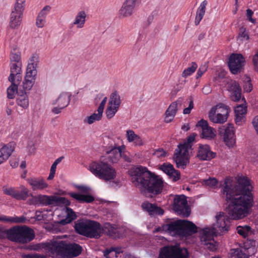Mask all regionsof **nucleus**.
Masks as SVG:
<instances>
[{
	"label": "nucleus",
	"mask_w": 258,
	"mask_h": 258,
	"mask_svg": "<svg viewBox=\"0 0 258 258\" xmlns=\"http://www.w3.org/2000/svg\"><path fill=\"white\" fill-rule=\"evenodd\" d=\"M25 258H47L46 256L38 253L28 254L25 255Z\"/></svg>",
	"instance_id": "obj_64"
},
{
	"label": "nucleus",
	"mask_w": 258,
	"mask_h": 258,
	"mask_svg": "<svg viewBox=\"0 0 258 258\" xmlns=\"http://www.w3.org/2000/svg\"><path fill=\"white\" fill-rule=\"evenodd\" d=\"M235 121L236 124L240 125L242 124L244 121V115H240L239 114H235Z\"/></svg>",
	"instance_id": "obj_63"
},
{
	"label": "nucleus",
	"mask_w": 258,
	"mask_h": 258,
	"mask_svg": "<svg viewBox=\"0 0 258 258\" xmlns=\"http://www.w3.org/2000/svg\"><path fill=\"white\" fill-rule=\"evenodd\" d=\"M197 68V64L195 62H192L191 66L188 67L183 71L182 76L183 78H186L187 77L190 76L196 71Z\"/></svg>",
	"instance_id": "obj_45"
},
{
	"label": "nucleus",
	"mask_w": 258,
	"mask_h": 258,
	"mask_svg": "<svg viewBox=\"0 0 258 258\" xmlns=\"http://www.w3.org/2000/svg\"><path fill=\"white\" fill-rule=\"evenodd\" d=\"M245 63L243 56L240 53H232L230 55L228 61V66L232 74L240 73Z\"/></svg>",
	"instance_id": "obj_10"
},
{
	"label": "nucleus",
	"mask_w": 258,
	"mask_h": 258,
	"mask_svg": "<svg viewBox=\"0 0 258 258\" xmlns=\"http://www.w3.org/2000/svg\"><path fill=\"white\" fill-rule=\"evenodd\" d=\"M153 154L158 158L164 157L166 156V152L162 148H159L155 150Z\"/></svg>",
	"instance_id": "obj_53"
},
{
	"label": "nucleus",
	"mask_w": 258,
	"mask_h": 258,
	"mask_svg": "<svg viewBox=\"0 0 258 258\" xmlns=\"http://www.w3.org/2000/svg\"><path fill=\"white\" fill-rule=\"evenodd\" d=\"M16 144L12 142L0 149V165L7 161L15 149Z\"/></svg>",
	"instance_id": "obj_22"
},
{
	"label": "nucleus",
	"mask_w": 258,
	"mask_h": 258,
	"mask_svg": "<svg viewBox=\"0 0 258 258\" xmlns=\"http://www.w3.org/2000/svg\"><path fill=\"white\" fill-rule=\"evenodd\" d=\"M66 207V218L62 219L60 221V224L63 225L71 223L77 217L76 215L73 210L71 208L68 207V206Z\"/></svg>",
	"instance_id": "obj_38"
},
{
	"label": "nucleus",
	"mask_w": 258,
	"mask_h": 258,
	"mask_svg": "<svg viewBox=\"0 0 258 258\" xmlns=\"http://www.w3.org/2000/svg\"><path fill=\"white\" fill-rule=\"evenodd\" d=\"M173 159L176 163L177 168H181L184 169L189 163L188 151L184 152V150L177 148L175 150Z\"/></svg>",
	"instance_id": "obj_14"
},
{
	"label": "nucleus",
	"mask_w": 258,
	"mask_h": 258,
	"mask_svg": "<svg viewBox=\"0 0 258 258\" xmlns=\"http://www.w3.org/2000/svg\"><path fill=\"white\" fill-rule=\"evenodd\" d=\"M239 36L245 40H248L249 38L248 33L246 32V29L244 27L239 29Z\"/></svg>",
	"instance_id": "obj_57"
},
{
	"label": "nucleus",
	"mask_w": 258,
	"mask_h": 258,
	"mask_svg": "<svg viewBox=\"0 0 258 258\" xmlns=\"http://www.w3.org/2000/svg\"><path fill=\"white\" fill-rule=\"evenodd\" d=\"M21 63L11 62L10 64L11 73L8 78L10 82L15 81V75H17L18 73L22 72Z\"/></svg>",
	"instance_id": "obj_37"
},
{
	"label": "nucleus",
	"mask_w": 258,
	"mask_h": 258,
	"mask_svg": "<svg viewBox=\"0 0 258 258\" xmlns=\"http://www.w3.org/2000/svg\"><path fill=\"white\" fill-rule=\"evenodd\" d=\"M28 182L34 190L43 189L48 186L47 183L42 178H31L29 180Z\"/></svg>",
	"instance_id": "obj_33"
},
{
	"label": "nucleus",
	"mask_w": 258,
	"mask_h": 258,
	"mask_svg": "<svg viewBox=\"0 0 258 258\" xmlns=\"http://www.w3.org/2000/svg\"><path fill=\"white\" fill-rule=\"evenodd\" d=\"M198 232V227L192 222L182 220L180 237H188Z\"/></svg>",
	"instance_id": "obj_18"
},
{
	"label": "nucleus",
	"mask_w": 258,
	"mask_h": 258,
	"mask_svg": "<svg viewBox=\"0 0 258 258\" xmlns=\"http://www.w3.org/2000/svg\"><path fill=\"white\" fill-rule=\"evenodd\" d=\"M76 232L84 236L90 238H98L101 235V224L95 221L81 219L75 223Z\"/></svg>",
	"instance_id": "obj_4"
},
{
	"label": "nucleus",
	"mask_w": 258,
	"mask_h": 258,
	"mask_svg": "<svg viewBox=\"0 0 258 258\" xmlns=\"http://www.w3.org/2000/svg\"><path fill=\"white\" fill-rule=\"evenodd\" d=\"M160 169L169 176H171L174 173H176V176L174 177V181H177L180 178V172L175 170L173 165L170 164L164 163L161 166Z\"/></svg>",
	"instance_id": "obj_30"
},
{
	"label": "nucleus",
	"mask_w": 258,
	"mask_h": 258,
	"mask_svg": "<svg viewBox=\"0 0 258 258\" xmlns=\"http://www.w3.org/2000/svg\"><path fill=\"white\" fill-rule=\"evenodd\" d=\"M121 148H125V147L123 145L118 146V148H112L106 151V154L108 155V160L109 162L115 163L119 161L121 156Z\"/></svg>",
	"instance_id": "obj_26"
},
{
	"label": "nucleus",
	"mask_w": 258,
	"mask_h": 258,
	"mask_svg": "<svg viewBox=\"0 0 258 258\" xmlns=\"http://www.w3.org/2000/svg\"><path fill=\"white\" fill-rule=\"evenodd\" d=\"M11 85L7 89V97L9 99H13L15 97L16 93L18 95L19 90H18V86L14 81L10 82Z\"/></svg>",
	"instance_id": "obj_40"
},
{
	"label": "nucleus",
	"mask_w": 258,
	"mask_h": 258,
	"mask_svg": "<svg viewBox=\"0 0 258 258\" xmlns=\"http://www.w3.org/2000/svg\"><path fill=\"white\" fill-rule=\"evenodd\" d=\"M141 207L145 211L148 212L149 215L151 216L162 215L164 213V210L161 207L148 201L143 202L142 204Z\"/></svg>",
	"instance_id": "obj_20"
},
{
	"label": "nucleus",
	"mask_w": 258,
	"mask_h": 258,
	"mask_svg": "<svg viewBox=\"0 0 258 258\" xmlns=\"http://www.w3.org/2000/svg\"><path fill=\"white\" fill-rule=\"evenodd\" d=\"M248 80L244 83L243 85V89L246 92H250L252 90V85L251 83V80L249 78Z\"/></svg>",
	"instance_id": "obj_54"
},
{
	"label": "nucleus",
	"mask_w": 258,
	"mask_h": 258,
	"mask_svg": "<svg viewBox=\"0 0 258 258\" xmlns=\"http://www.w3.org/2000/svg\"><path fill=\"white\" fill-rule=\"evenodd\" d=\"M86 16L84 11L79 12L75 17L73 25H76L78 28H83L85 25Z\"/></svg>",
	"instance_id": "obj_34"
},
{
	"label": "nucleus",
	"mask_w": 258,
	"mask_h": 258,
	"mask_svg": "<svg viewBox=\"0 0 258 258\" xmlns=\"http://www.w3.org/2000/svg\"><path fill=\"white\" fill-rule=\"evenodd\" d=\"M8 239L20 244H26L33 240L35 236L33 229L26 225H16L7 229Z\"/></svg>",
	"instance_id": "obj_3"
},
{
	"label": "nucleus",
	"mask_w": 258,
	"mask_h": 258,
	"mask_svg": "<svg viewBox=\"0 0 258 258\" xmlns=\"http://www.w3.org/2000/svg\"><path fill=\"white\" fill-rule=\"evenodd\" d=\"M4 194L11 196L12 198L18 200H26L29 197V190L25 187L22 186L17 189L14 187H3Z\"/></svg>",
	"instance_id": "obj_13"
},
{
	"label": "nucleus",
	"mask_w": 258,
	"mask_h": 258,
	"mask_svg": "<svg viewBox=\"0 0 258 258\" xmlns=\"http://www.w3.org/2000/svg\"><path fill=\"white\" fill-rule=\"evenodd\" d=\"M242 102L243 103L237 105L235 108V114H239L240 115H245L247 111V106H246V101L245 98H242Z\"/></svg>",
	"instance_id": "obj_44"
},
{
	"label": "nucleus",
	"mask_w": 258,
	"mask_h": 258,
	"mask_svg": "<svg viewBox=\"0 0 258 258\" xmlns=\"http://www.w3.org/2000/svg\"><path fill=\"white\" fill-rule=\"evenodd\" d=\"M230 92V97L232 101L239 102L241 99L242 90L239 84L234 81L232 82L228 89Z\"/></svg>",
	"instance_id": "obj_23"
},
{
	"label": "nucleus",
	"mask_w": 258,
	"mask_h": 258,
	"mask_svg": "<svg viewBox=\"0 0 258 258\" xmlns=\"http://www.w3.org/2000/svg\"><path fill=\"white\" fill-rule=\"evenodd\" d=\"M26 220V217L24 216L12 217V223H24Z\"/></svg>",
	"instance_id": "obj_51"
},
{
	"label": "nucleus",
	"mask_w": 258,
	"mask_h": 258,
	"mask_svg": "<svg viewBox=\"0 0 258 258\" xmlns=\"http://www.w3.org/2000/svg\"><path fill=\"white\" fill-rule=\"evenodd\" d=\"M67 246L68 243L64 241H55L45 244L44 248L53 254L66 258L67 256Z\"/></svg>",
	"instance_id": "obj_12"
},
{
	"label": "nucleus",
	"mask_w": 258,
	"mask_h": 258,
	"mask_svg": "<svg viewBox=\"0 0 258 258\" xmlns=\"http://www.w3.org/2000/svg\"><path fill=\"white\" fill-rule=\"evenodd\" d=\"M71 96L72 94L70 92H62L56 100L55 103L53 104H54L57 103L58 106H62V108H65L69 104Z\"/></svg>",
	"instance_id": "obj_29"
},
{
	"label": "nucleus",
	"mask_w": 258,
	"mask_h": 258,
	"mask_svg": "<svg viewBox=\"0 0 258 258\" xmlns=\"http://www.w3.org/2000/svg\"><path fill=\"white\" fill-rule=\"evenodd\" d=\"M189 99L190 101L188 106L187 107L183 109V113L184 114H189L191 112V109L194 108V99L192 97L190 96Z\"/></svg>",
	"instance_id": "obj_52"
},
{
	"label": "nucleus",
	"mask_w": 258,
	"mask_h": 258,
	"mask_svg": "<svg viewBox=\"0 0 258 258\" xmlns=\"http://www.w3.org/2000/svg\"><path fill=\"white\" fill-rule=\"evenodd\" d=\"M207 67L205 65L201 66L198 70L196 79H199L207 71Z\"/></svg>",
	"instance_id": "obj_59"
},
{
	"label": "nucleus",
	"mask_w": 258,
	"mask_h": 258,
	"mask_svg": "<svg viewBox=\"0 0 258 258\" xmlns=\"http://www.w3.org/2000/svg\"><path fill=\"white\" fill-rule=\"evenodd\" d=\"M181 103L182 99L179 98L177 101L171 103L168 106L165 113L164 121L166 123H169L173 120L177 111L178 105H181Z\"/></svg>",
	"instance_id": "obj_21"
},
{
	"label": "nucleus",
	"mask_w": 258,
	"mask_h": 258,
	"mask_svg": "<svg viewBox=\"0 0 258 258\" xmlns=\"http://www.w3.org/2000/svg\"><path fill=\"white\" fill-rule=\"evenodd\" d=\"M23 14V12L12 10L9 23V26L12 29H17L20 26Z\"/></svg>",
	"instance_id": "obj_25"
},
{
	"label": "nucleus",
	"mask_w": 258,
	"mask_h": 258,
	"mask_svg": "<svg viewBox=\"0 0 258 258\" xmlns=\"http://www.w3.org/2000/svg\"><path fill=\"white\" fill-rule=\"evenodd\" d=\"M16 101L19 106L23 108H27L29 105V101L27 92H24L23 90H21L20 88Z\"/></svg>",
	"instance_id": "obj_32"
},
{
	"label": "nucleus",
	"mask_w": 258,
	"mask_h": 258,
	"mask_svg": "<svg viewBox=\"0 0 258 258\" xmlns=\"http://www.w3.org/2000/svg\"><path fill=\"white\" fill-rule=\"evenodd\" d=\"M203 183L210 187H214L217 185L218 180L215 178H209L203 181Z\"/></svg>",
	"instance_id": "obj_49"
},
{
	"label": "nucleus",
	"mask_w": 258,
	"mask_h": 258,
	"mask_svg": "<svg viewBox=\"0 0 258 258\" xmlns=\"http://www.w3.org/2000/svg\"><path fill=\"white\" fill-rule=\"evenodd\" d=\"M121 104L120 96L115 91L111 94L108 105H110L119 108Z\"/></svg>",
	"instance_id": "obj_42"
},
{
	"label": "nucleus",
	"mask_w": 258,
	"mask_h": 258,
	"mask_svg": "<svg viewBox=\"0 0 258 258\" xmlns=\"http://www.w3.org/2000/svg\"><path fill=\"white\" fill-rule=\"evenodd\" d=\"M97 111L98 113H96L95 112L90 116L86 117L84 120V122H87L88 124H91L95 121H99L101 120L103 112L99 110V109H97Z\"/></svg>",
	"instance_id": "obj_41"
},
{
	"label": "nucleus",
	"mask_w": 258,
	"mask_h": 258,
	"mask_svg": "<svg viewBox=\"0 0 258 258\" xmlns=\"http://www.w3.org/2000/svg\"><path fill=\"white\" fill-rule=\"evenodd\" d=\"M26 0H16L13 10L16 11L24 12L25 9Z\"/></svg>",
	"instance_id": "obj_48"
},
{
	"label": "nucleus",
	"mask_w": 258,
	"mask_h": 258,
	"mask_svg": "<svg viewBox=\"0 0 258 258\" xmlns=\"http://www.w3.org/2000/svg\"><path fill=\"white\" fill-rule=\"evenodd\" d=\"M128 173L132 181L143 195H157L161 192L163 186L162 179L148 170L146 167L139 166L132 168Z\"/></svg>",
	"instance_id": "obj_2"
},
{
	"label": "nucleus",
	"mask_w": 258,
	"mask_h": 258,
	"mask_svg": "<svg viewBox=\"0 0 258 258\" xmlns=\"http://www.w3.org/2000/svg\"><path fill=\"white\" fill-rule=\"evenodd\" d=\"M253 14V12L251 10L248 9L246 10V16L247 20L252 23L255 24L256 23V20L252 18Z\"/></svg>",
	"instance_id": "obj_61"
},
{
	"label": "nucleus",
	"mask_w": 258,
	"mask_h": 258,
	"mask_svg": "<svg viewBox=\"0 0 258 258\" xmlns=\"http://www.w3.org/2000/svg\"><path fill=\"white\" fill-rule=\"evenodd\" d=\"M67 258H72L79 255L82 251L81 245L76 243L68 244Z\"/></svg>",
	"instance_id": "obj_27"
},
{
	"label": "nucleus",
	"mask_w": 258,
	"mask_h": 258,
	"mask_svg": "<svg viewBox=\"0 0 258 258\" xmlns=\"http://www.w3.org/2000/svg\"><path fill=\"white\" fill-rule=\"evenodd\" d=\"M173 209L177 214L187 218L190 214V208L188 206L186 198L184 195L176 196L174 199Z\"/></svg>",
	"instance_id": "obj_9"
},
{
	"label": "nucleus",
	"mask_w": 258,
	"mask_h": 258,
	"mask_svg": "<svg viewBox=\"0 0 258 258\" xmlns=\"http://www.w3.org/2000/svg\"><path fill=\"white\" fill-rule=\"evenodd\" d=\"M252 188L246 177H239L234 184L231 183L228 178L225 179L221 195L227 204L225 211L228 218L225 217L224 213H220L216 216L217 222L213 227L205 228L200 231L201 244L205 249L210 251L217 249L218 243L215 241L214 237L217 234L223 235L228 231V218L239 220L249 214V210L253 204Z\"/></svg>",
	"instance_id": "obj_1"
},
{
	"label": "nucleus",
	"mask_w": 258,
	"mask_h": 258,
	"mask_svg": "<svg viewBox=\"0 0 258 258\" xmlns=\"http://www.w3.org/2000/svg\"><path fill=\"white\" fill-rule=\"evenodd\" d=\"M158 258H189V252L179 244L168 245L160 249Z\"/></svg>",
	"instance_id": "obj_6"
},
{
	"label": "nucleus",
	"mask_w": 258,
	"mask_h": 258,
	"mask_svg": "<svg viewBox=\"0 0 258 258\" xmlns=\"http://www.w3.org/2000/svg\"><path fill=\"white\" fill-rule=\"evenodd\" d=\"M36 204L43 206H69L71 202L64 197L39 195L34 197Z\"/></svg>",
	"instance_id": "obj_7"
},
{
	"label": "nucleus",
	"mask_w": 258,
	"mask_h": 258,
	"mask_svg": "<svg viewBox=\"0 0 258 258\" xmlns=\"http://www.w3.org/2000/svg\"><path fill=\"white\" fill-rule=\"evenodd\" d=\"M181 224L182 220L177 219L174 221H170L167 224H163L162 228L164 231L167 232L170 235L180 237Z\"/></svg>",
	"instance_id": "obj_15"
},
{
	"label": "nucleus",
	"mask_w": 258,
	"mask_h": 258,
	"mask_svg": "<svg viewBox=\"0 0 258 258\" xmlns=\"http://www.w3.org/2000/svg\"><path fill=\"white\" fill-rule=\"evenodd\" d=\"M104 230L107 235L114 239L122 237L124 233L123 228L108 223L105 224Z\"/></svg>",
	"instance_id": "obj_19"
},
{
	"label": "nucleus",
	"mask_w": 258,
	"mask_h": 258,
	"mask_svg": "<svg viewBox=\"0 0 258 258\" xmlns=\"http://www.w3.org/2000/svg\"><path fill=\"white\" fill-rule=\"evenodd\" d=\"M127 140L128 142H133L134 140L137 137V135L132 130H128L126 133Z\"/></svg>",
	"instance_id": "obj_60"
},
{
	"label": "nucleus",
	"mask_w": 258,
	"mask_h": 258,
	"mask_svg": "<svg viewBox=\"0 0 258 258\" xmlns=\"http://www.w3.org/2000/svg\"><path fill=\"white\" fill-rule=\"evenodd\" d=\"M51 7L47 5L45 6L38 13V16L39 17L46 19L47 15L49 14L51 10Z\"/></svg>",
	"instance_id": "obj_50"
},
{
	"label": "nucleus",
	"mask_w": 258,
	"mask_h": 258,
	"mask_svg": "<svg viewBox=\"0 0 258 258\" xmlns=\"http://www.w3.org/2000/svg\"><path fill=\"white\" fill-rule=\"evenodd\" d=\"M118 108L110 105H108L106 110V114L107 118L111 119L112 118L118 111Z\"/></svg>",
	"instance_id": "obj_47"
},
{
	"label": "nucleus",
	"mask_w": 258,
	"mask_h": 258,
	"mask_svg": "<svg viewBox=\"0 0 258 258\" xmlns=\"http://www.w3.org/2000/svg\"><path fill=\"white\" fill-rule=\"evenodd\" d=\"M236 231L237 233L244 238L254 234V230L250 226L247 225L238 226L236 227Z\"/></svg>",
	"instance_id": "obj_31"
},
{
	"label": "nucleus",
	"mask_w": 258,
	"mask_h": 258,
	"mask_svg": "<svg viewBox=\"0 0 258 258\" xmlns=\"http://www.w3.org/2000/svg\"><path fill=\"white\" fill-rule=\"evenodd\" d=\"M67 195L81 203H91L95 200L94 197L91 195H82L73 192H69Z\"/></svg>",
	"instance_id": "obj_28"
},
{
	"label": "nucleus",
	"mask_w": 258,
	"mask_h": 258,
	"mask_svg": "<svg viewBox=\"0 0 258 258\" xmlns=\"http://www.w3.org/2000/svg\"><path fill=\"white\" fill-rule=\"evenodd\" d=\"M89 170L96 177L105 181L114 179L116 177L115 169L105 162H92L89 166Z\"/></svg>",
	"instance_id": "obj_5"
},
{
	"label": "nucleus",
	"mask_w": 258,
	"mask_h": 258,
	"mask_svg": "<svg viewBox=\"0 0 258 258\" xmlns=\"http://www.w3.org/2000/svg\"><path fill=\"white\" fill-rule=\"evenodd\" d=\"M126 5L129 7H131L133 10L140 3L139 0H125L124 2Z\"/></svg>",
	"instance_id": "obj_55"
},
{
	"label": "nucleus",
	"mask_w": 258,
	"mask_h": 258,
	"mask_svg": "<svg viewBox=\"0 0 258 258\" xmlns=\"http://www.w3.org/2000/svg\"><path fill=\"white\" fill-rule=\"evenodd\" d=\"M11 59L12 62L21 63L20 62L21 55L19 53H13L12 54Z\"/></svg>",
	"instance_id": "obj_62"
},
{
	"label": "nucleus",
	"mask_w": 258,
	"mask_h": 258,
	"mask_svg": "<svg viewBox=\"0 0 258 258\" xmlns=\"http://www.w3.org/2000/svg\"><path fill=\"white\" fill-rule=\"evenodd\" d=\"M134 10L131 7L128 6L123 3L119 11V14L120 17H130L133 14Z\"/></svg>",
	"instance_id": "obj_43"
},
{
	"label": "nucleus",
	"mask_w": 258,
	"mask_h": 258,
	"mask_svg": "<svg viewBox=\"0 0 258 258\" xmlns=\"http://www.w3.org/2000/svg\"><path fill=\"white\" fill-rule=\"evenodd\" d=\"M216 157V153L211 151L209 145L199 144L197 157L202 161H210Z\"/></svg>",
	"instance_id": "obj_17"
},
{
	"label": "nucleus",
	"mask_w": 258,
	"mask_h": 258,
	"mask_svg": "<svg viewBox=\"0 0 258 258\" xmlns=\"http://www.w3.org/2000/svg\"><path fill=\"white\" fill-rule=\"evenodd\" d=\"M243 244V249L237 248L234 250L231 258H248L256 252L255 240L247 238Z\"/></svg>",
	"instance_id": "obj_8"
},
{
	"label": "nucleus",
	"mask_w": 258,
	"mask_h": 258,
	"mask_svg": "<svg viewBox=\"0 0 258 258\" xmlns=\"http://www.w3.org/2000/svg\"><path fill=\"white\" fill-rule=\"evenodd\" d=\"M196 136L197 134L195 133L192 134L187 138L186 142L183 144H179L177 148L184 150V152H187L189 150L192 149V143L194 142Z\"/></svg>",
	"instance_id": "obj_35"
},
{
	"label": "nucleus",
	"mask_w": 258,
	"mask_h": 258,
	"mask_svg": "<svg viewBox=\"0 0 258 258\" xmlns=\"http://www.w3.org/2000/svg\"><path fill=\"white\" fill-rule=\"evenodd\" d=\"M208 2L207 1L204 0L202 2L200 7H199L197 12V16L195 18V23L196 25H198L200 21L203 19L206 11V7L207 5Z\"/></svg>",
	"instance_id": "obj_36"
},
{
	"label": "nucleus",
	"mask_w": 258,
	"mask_h": 258,
	"mask_svg": "<svg viewBox=\"0 0 258 258\" xmlns=\"http://www.w3.org/2000/svg\"><path fill=\"white\" fill-rule=\"evenodd\" d=\"M46 23V19L39 17L37 16L36 21V25L38 28H42Z\"/></svg>",
	"instance_id": "obj_56"
},
{
	"label": "nucleus",
	"mask_w": 258,
	"mask_h": 258,
	"mask_svg": "<svg viewBox=\"0 0 258 258\" xmlns=\"http://www.w3.org/2000/svg\"><path fill=\"white\" fill-rule=\"evenodd\" d=\"M219 135L223 139L225 144L229 147L233 146L235 143V136L234 126L228 123V125H223L218 129Z\"/></svg>",
	"instance_id": "obj_11"
},
{
	"label": "nucleus",
	"mask_w": 258,
	"mask_h": 258,
	"mask_svg": "<svg viewBox=\"0 0 258 258\" xmlns=\"http://www.w3.org/2000/svg\"><path fill=\"white\" fill-rule=\"evenodd\" d=\"M106 142L107 143V147L108 150L112 149V148H118L114 141L111 138H107Z\"/></svg>",
	"instance_id": "obj_58"
},
{
	"label": "nucleus",
	"mask_w": 258,
	"mask_h": 258,
	"mask_svg": "<svg viewBox=\"0 0 258 258\" xmlns=\"http://www.w3.org/2000/svg\"><path fill=\"white\" fill-rule=\"evenodd\" d=\"M196 127L201 128V137L202 139L211 140L216 136L214 128L210 126L207 121L203 119L198 121Z\"/></svg>",
	"instance_id": "obj_16"
},
{
	"label": "nucleus",
	"mask_w": 258,
	"mask_h": 258,
	"mask_svg": "<svg viewBox=\"0 0 258 258\" xmlns=\"http://www.w3.org/2000/svg\"><path fill=\"white\" fill-rule=\"evenodd\" d=\"M37 57L33 55L30 59L25 78L36 80V76L37 75Z\"/></svg>",
	"instance_id": "obj_24"
},
{
	"label": "nucleus",
	"mask_w": 258,
	"mask_h": 258,
	"mask_svg": "<svg viewBox=\"0 0 258 258\" xmlns=\"http://www.w3.org/2000/svg\"><path fill=\"white\" fill-rule=\"evenodd\" d=\"M35 80H36L25 78L23 82L22 87L23 89L22 90H23L24 92L30 90L34 84Z\"/></svg>",
	"instance_id": "obj_46"
},
{
	"label": "nucleus",
	"mask_w": 258,
	"mask_h": 258,
	"mask_svg": "<svg viewBox=\"0 0 258 258\" xmlns=\"http://www.w3.org/2000/svg\"><path fill=\"white\" fill-rule=\"evenodd\" d=\"M228 115V111L227 110L225 114L221 113H217L216 115H211L210 116V120L216 123H223L226 121Z\"/></svg>",
	"instance_id": "obj_39"
}]
</instances>
